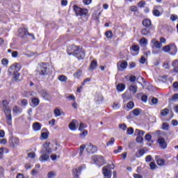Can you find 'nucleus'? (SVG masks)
<instances>
[{"label":"nucleus","instance_id":"nucleus-1","mask_svg":"<svg viewBox=\"0 0 178 178\" xmlns=\"http://www.w3.org/2000/svg\"><path fill=\"white\" fill-rule=\"evenodd\" d=\"M67 54L68 55H73L76 56L77 59H84L86 56V53L83 49V47L80 46L72 45L67 47Z\"/></svg>","mask_w":178,"mask_h":178},{"label":"nucleus","instance_id":"nucleus-2","mask_svg":"<svg viewBox=\"0 0 178 178\" xmlns=\"http://www.w3.org/2000/svg\"><path fill=\"white\" fill-rule=\"evenodd\" d=\"M2 105H3V109L4 113L6 115L7 123L8 124H9V126H11L12 125V113H11L10 108H9V106H8V101L3 100Z\"/></svg>","mask_w":178,"mask_h":178},{"label":"nucleus","instance_id":"nucleus-3","mask_svg":"<svg viewBox=\"0 0 178 178\" xmlns=\"http://www.w3.org/2000/svg\"><path fill=\"white\" fill-rule=\"evenodd\" d=\"M163 52H167L170 55H176L177 54V47L175 43H170L163 47Z\"/></svg>","mask_w":178,"mask_h":178},{"label":"nucleus","instance_id":"nucleus-4","mask_svg":"<svg viewBox=\"0 0 178 178\" xmlns=\"http://www.w3.org/2000/svg\"><path fill=\"white\" fill-rule=\"evenodd\" d=\"M112 169H115V164L111 163L108 164L106 166L103 167L102 172L104 176V178H111L112 177Z\"/></svg>","mask_w":178,"mask_h":178},{"label":"nucleus","instance_id":"nucleus-5","mask_svg":"<svg viewBox=\"0 0 178 178\" xmlns=\"http://www.w3.org/2000/svg\"><path fill=\"white\" fill-rule=\"evenodd\" d=\"M36 72L42 76H45L48 73V65L45 63L40 64L37 67Z\"/></svg>","mask_w":178,"mask_h":178},{"label":"nucleus","instance_id":"nucleus-6","mask_svg":"<svg viewBox=\"0 0 178 178\" xmlns=\"http://www.w3.org/2000/svg\"><path fill=\"white\" fill-rule=\"evenodd\" d=\"M20 70V65L17 63L13 64L8 68V73L10 76H13V74H15L17 72H19Z\"/></svg>","mask_w":178,"mask_h":178},{"label":"nucleus","instance_id":"nucleus-7","mask_svg":"<svg viewBox=\"0 0 178 178\" xmlns=\"http://www.w3.org/2000/svg\"><path fill=\"white\" fill-rule=\"evenodd\" d=\"M86 151L88 154H95L98 151V147L92 143L86 144Z\"/></svg>","mask_w":178,"mask_h":178},{"label":"nucleus","instance_id":"nucleus-8","mask_svg":"<svg viewBox=\"0 0 178 178\" xmlns=\"http://www.w3.org/2000/svg\"><path fill=\"white\" fill-rule=\"evenodd\" d=\"M50 144V143H44L40 151V154H47L49 155L52 152V149L49 147Z\"/></svg>","mask_w":178,"mask_h":178},{"label":"nucleus","instance_id":"nucleus-9","mask_svg":"<svg viewBox=\"0 0 178 178\" xmlns=\"http://www.w3.org/2000/svg\"><path fill=\"white\" fill-rule=\"evenodd\" d=\"M152 48H156V49H161L162 48V43L156 40V39H152L150 42Z\"/></svg>","mask_w":178,"mask_h":178},{"label":"nucleus","instance_id":"nucleus-10","mask_svg":"<svg viewBox=\"0 0 178 178\" xmlns=\"http://www.w3.org/2000/svg\"><path fill=\"white\" fill-rule=\"evenodd\" d=\"M117 67L119 72H123V70L127 68V63L126 61H120L117 64Z\"/></svg>","mask_w":178,"mask_h":178},{"label":"nucleus","instance_id":"nucleus-11","mask_svg":"<svg viewBox=\"0 0 178 178\" xmlns=\"http://www.w3.org/2000/svg\"><path fill=\"white\" fill-rule=\"evenodd\" d=\"M158 143L161 149H166V147H168V144L166 143V141H165V138H162V136L159 137Z\"/></svg>","mask_w":178,"mask_h":178},{"label":"nucleus","instance_id":"nucleus-12","mask_svg":"<svg viewBox=\"0 0 178 178\" xmlns=\"http://www.w3.org/2000/svg\"><path fill=\"white\" fill-rule=\"evenodd\" d=\"M19 33L21 38H27V36L29 35V31L26 28L20 29Z\"/></svg>","mask_w":178,"mask_h":178},{"label":"nucleus","instance_id":"nucleus-13","mask_svg":"<svg viewBox=\"0 0 178 178\" xmlns=\"http://www.w3.org/2000/svg\"><path fill=\"white\" fill-rule=\"evenodd\" d=\"M74 8L75 10H76V9H78L80 16H86V15L88 13V10H87L86 8H81L77 6H74Z\"/></svg>","mask_w":178,"mask_h":178},{"label":"nucleus","instance_id":"nucleus-14","mask_svg":"<svg viewBox=\"0 0 178 178\" xmlns=\"http://www.w3.org/2000/svg\"><path fill=\"white\" fill-rule=\"evenodd\" d=\"M20 143V140L19 138H13L10 140V144L13 148L17 147V145Z\"/></svg>","mask_w":178,"mask_h":178},{"label":"nucleus","instance_id":"nucleus-15","mask_svg":"<svg viewBox=\"0 0 178 178\" xmlns=\"http://www.w3.org/2000/svg\"><path fill=\"white\" fill-rule=\"evenodd\" d=\"M42 154L40 156L39 161L40 162H45L49 159V154H45V153H42Z\"/></svg>","mask_w":178,"mask_h":178},{"label":"nucleus","instance_id":"nucleus-16","mask_svg":"<svg viewBox=\"0 0 178 178\" xmlns=\"http://www.w3.org/2000/svg\"><path fill=\"white\" fill-rule=\"evenodd\" d=\"M73 175L75 178H79L80 176V173H81V167H79L78 168H74L73 170Z\"/></svg>","mask_w":178,"mask_h":178},{"label":"nucleus","instance_id":"nucleus-17","mask_svg":"<svg viewBox=\"0 0 178 178\" xmlns=\"http://www.w3.org/2000/svg\"><path fill=\"white\" fill-rule=\"evenodd\" d=\"M42 125L40 122H35L33 124V129L34 131H40L41 130Z\"/></svg>","mask_w":178,"mask_h":178},{"label":"nucleus","instance_id":"nucleus-18","mask_svg":"<svg viewBox=\"0 0 178 178\" xmlns=\"http://www.w3.org/2000/svg\"><path fill=\"white\" fill-rule=\"evenodd\" d=\"M22 108L17 106H15L13 108V113H22Z\"/></svg>","mask_w":178,"mask_h":178},{"label":"nucleus","instance_id":"nucleus-19","mask_svg":"<svg viewBox=\"0 0 178 178\" xmlns=\"http://www.w3.org/2000/svg\"><path fill=\"white\" fill-rule=\"evenodd\" d=\"M76 120H73L69 124V128L72 131L76 130Z\"/></svg>","mask_w":178,"mask_h":178},{"label":"nucleus","instance_id":"nucleus-20","mask_svg":"<svg viewBox=\"0 0 178 178\" xmlns=\"http://www.w3.org/2000/svg\"><path fill=\"white\" fill-rule=\"evenodd\" d=\"M135 134H136L138 137H143L144 134H145V132H144L143 130L136 129Z\"/></svg>","mask_w":178,"mask_h":178},{"label":"nucleus","instance_id":"nucleus-21","mask_svg":"<svg viewBox=\"0 0 178 178\" xmlns=\"http://www.w3.org/2000/svg\"><path fill=\"white\" fill-rule=\"evenodd\" d=\"M143 25L145 27H149V26H151V20L148 19H145L143 21Z\"/></svg>","mask_w":178,"mask_h":178},{"label":"nucleus","instance_id":"nucleus-22","mask_svg":"<svg viewBox=\"0 0 178 178\" xmlns=\"http://www.w3.org/2000/svg\"><path fill=\"white\" fill-rule=\"evenodd\" d=\"M138 87L137 86H130L129 87V91H131V92H133V94H136V92H137V90H138Z\"/></svg>","mask_w":178,"mask_h":178},{"label":"nucleus","instance_id":"nucleus-23","mask_svg":"<svg viewBox=\"0 0 178 178\" xmlns=\"http://www.w3.org/2000/svg\"><path fill=\"white\" fill-rule=\"evenodd\" d=\"M58 79L59 80V81H61L62 83H65V81H67V76L65 75H59Z\"/></svg>","mask_w":178,"mask_h":178},{"label":"nucleus","instance_id":"nucleus-24","mask_svg":"<svg viewBox=\"0 0 178 178\" xmlns=\"http://www.w3.org/2000/svg\"><path fill=\"white\" fill-rule=\"evenodd\" d=\"M97 161L99 162V163H100V165H104V163H105V159L102 156H98L97 157Z\"/></svg>","mask_w":178,"mask_h":178},{"label":"nucleus","instance_id":"nucleus-25","mask_svg":"<svg viewBox=\"0 0 178 178\" xmlns=\"http://www.w3.org/2000/svg\"><path fill=\"white\" fill-rule=\"evenodd\" d=\"M13 79L15 81H20V73L16 72L13 74Z\"/></svg>","mask_w":178,"mask_h":178},{"label":"nucleus","instance_id":"nucleus-26","mask_svg":"<svg viewBox=\"0 0 178 178\" xmlns=\"http://www.w3.org/2000/svg\"><path fill=\"white\" fill-rule=\"evenodd\" d=\"M97 60H93L91 63H90V69L91 70H94V69H96L97 68Z\"/></svg>","mask_w":178,"mask_h":178},{"label":"nucleus","instance_id":"nucleus-27","mask_svg":"<svg viewBox=\"0 0 178 178\" xmlns=\"http://www.w3.org/2000/svg\"><path fill=\"white\" fill-rule=\"evenodd\" d=\"M124 88H126V87L124 86V84L123 83H119L118 86H117V90L118 91H123L124 90Z\"/></svg>","mask_w":178,"mask_h":178},{"label":"nucleus","instance_id":"nucleus-28","mask_svg":"<svg viewBox=\"0 0 178 178\" xmlns=\"http://www.w3.org/2000/svg\"><path fill=\"white\" fill-rule=\"evenodd\" d=\"M156 163L159 166H163L165 165V160L163 159H159L156 160Z\"/></svg>","mask_w":178,"mask_h":178},{"label":"nucleus","instance_id":"nucleus-29","mask_svg":"<svg viewBox=\"0 0 178 178\" xmlns=\"http://www.w3.org/2000/svg\"><path fill=\"white\" fill-rule=\"evenodd\" d=\"M32 104L35 106H37L40 104V99L38 98H33L32 99Z\"/></svg>","mask_w":178,"mask_h":178},{"label":"nucleus","instance_id":"nucleus-30","mask_svg":"<svg viewBox=\"0 0 178 178\" xmlns=\"http://www.w3.org/2000/svg\"><path fill=\"white\" fill-rule=\"evenodd\" d=\"M134 133V129L132 127H129L127 130V134L128 136H131Z\"/></svg>","mask_w":178,"mask_h":178},{"label":"nucleus","instance_id":"nucleus-31","mask_svg":"<svg viewBox=\"0 0 178 178\" xmlns=\"http://www.w3.org/2000/svg\"><path fill=\"white\" fill-rule=\"evenodd\" d=\"M118 127L119 129H120V130H123V131L127 129V126L126 125V124H120Z\"/></svg>","mask_w":178,"mask_h":178},{"label":"nucleus","instance_id":"nucleus-32","mask_svg":"<svg viewBox=\"0 0 178 178\" xmlns=\"http://www.w3.org/2000/svg\"><path fill=\"white\" fill-rule=\"evenodd\" d=\"M141 34L142 35H148V34H149V30L147 29H143L141 31Z\"/></svg>","mask_w":178,"mask_h":178},{"label":"nucleus","instance_id":"nucleus-33","mask_svg":"<svg viewBox=\"0 0 178 178\" xmlns=\"http://www.w3.org/2000/svg\"><path fill=\"white\" fill-rule=\"evenodd\" d=\"M115 144V138H111V140L107 142L106 145L107 147H109L111 145H113Z\"/></svg>","mask_w":178,"mask_h":178},{"label":"nucleus","instance_id":"nucleus-34","mask_svg":"<svg viewBox=\"0 0 178 178\" xmlns=\"http://www.w3.org/2000/svg\"><path fill=\"white\" fill-rule=\"evenodd\" d=\"M105 35L107 38H112L113 34L112 33V31H108L105 33Z\"/></svg>","mask_w":178,"mask_h":178},{"label":"nucleus","instance_id":"nucleus-35","mask_svg":"<svg viewBox=\"0 0 178 178\" xmlns=\"http://www.w3.org/2000/svg\"><path fill=\"white\" fill-rule=\"evenodd\" d=\"M147 38H143L140 40V44L142 45H147Z\"/></svg>","mask_w":178,"mask_h":178},{"label":"nucleus","instance_id":"nucleus-36","mask_svg":"<svg viewBox=\"0 0 178 178\" xmlns=\"http://www.w3.org/2000/svg\"><path fill=\"white\" fill-rule=\"evenodd\" d=\"M54 115L56 118H58L59 116H60V110H59V108H56L54 110Z\"/></svg>","mask_w":178,"mask_h":178},{"label":"nucleus","instance_id":"nucleus-37","mask_svg":"<svg viewBox=\"0 0 178 178\" xmlns=\"http://www.w3.org/2000/svg\"><path fill=\"white\" fill-rule=\"evenodd\" d=\"M81 76V70H78L74 74V76H75L76 79H79Z\"/></svg>","mask_w":178,"mask_h":178},{"label":"nucleus","instance_id":"nucleus-38","mask_svg":"<svg viewBox=\"0 0 178 178\" xmlns=\"http://www.w3.org/2000/svg\"><path fill=\"white\" fill-rule=\"evenodd\" d=\"M127 107L128 108V109H133V108H134V102H129L127 104Z\"/></svg>","mask_w":178,"mask_h":178},{"label":"nucleus","instance_id":"nucleus-39","mask_svg":"<svg viewBox=\"0 0 178 178\" xmlns=\"http://www.w3.org/2000/svg\"><path fill=\"white\" fill-rule=\"evenodd\" d=\"M129 10H131V12H138V8L136 6H132L129 7Z\"/></svg>","mask_w":178,"mask_h":178},{"label":"nucleus","instance_id":"nucleus-40","mask_svg":"<svg viewBox=\"0 0 178 178\" xmlns=\"http://www.w3.org/2000/svg\"><path fill=\"white\" fill-rule=\"evenodd\" d=\"M131 49L134 51V52H138L140 51V47L137 44H134L132 46Z\"/></svg>","mask_w":178,"mask_h":178},{"label":"nucleus","instance_id":"nucleus-41","mask_svg":"<svg viewBox=\"0 0 178 178\" xmlns=\"http://www.w3.org/2000/svg\"><path fill=\"white\" fill-rule=\"evenodd\" d=\"M169 113V110L168 108H164L161 111V115L162 116H166Z\"/></svg>","mask_w":178,"mask_h":178},{"label":"nucleus","instance_id":"nucleus-42","mask_svg":"<svg viewBox=\"0 0 178 178\" xmlns=\"http://www.w3.org/2000/svg\"><path fill=\"white\" fill-rule=\"evenodd\" d=\"M152 138V136H151V134H147L145 136V140H146V141H151Z\"/></svg>","mask_w":178,"mask_h":178},{"label":"nucleus","instance_id":"nucleus-43","mask_svg":"<svg viewBox=\"0 0 178 178\" xmlns=\"http://www.w3.org/2000/svg\"><path fill=\"white\" fill-rule=\"evenodd\" d=\"M67 99H69V101H76V97H74L73 95H70L67 97Z\"/></svg>","mask_w":178,"mask_h":178},{"label":"nucleus","instance_id":"nucleus-44","mask_svg":"<svg viewBox=\"0 0 178 178\" xmlns=\"http://www.w3.org/2000/svg\"><path fill=\"white\" fill-rule=\"evenodd\" d=\"M172 101H173L174 102H177L178 101V93H175L172 97Z\"/></svg>","mask_w":178,"mask_h":178},{"label":"nucleus","instance_id":"nucleus-45","mask_svg":"<svg viewBox=\"0 0 178 178\" xmlns=\"http://www.w3.org/2000/svg\"><path fill=\"white\" fill-rule=\"evenodd\" d=\"M163 130H168L169 129V124L163 123L161 126Z\"/></svg>","mask_w":178,"mask_h":178},{"label":"nucleus","instance_id":"nucleus-46","mask_svg":"<svg viewBox=\"0 0 178 178\" xmlns=\"http://www.w3.org/2000/svg\"><path fill=\"white\" fill-rule=\"evenodd\" d=\"M178 17L177 15L172 14L170 16V20H172V22H175V20H177Z\"/></svg>","mask_w":178,"mask_h":178},{"label":"nucleus","instance_id":"nucleus-47","mask_svg":"<svg viewBox=\"0 0 178 178\" xmlns=\"http://www.w3.org/2000/svg\"><path fill=\"white\" fill-rule=\"evenodd\" d=\"M145 154V151L144 149H140L138 151V154L137 155L138 158H140V156H143Z\"/></svg>","mask_w":178,"mask_h":178},{"label":"nucleus","instance_id":"nucleus-48","mask_svg":"<svg viewBox=\"0 0 178 178\" xmlns=\"http://www.w3.org/2000/svg\"><path fill=\"white\" fill-rule=\"evenodd\" d=\"M133 113L135 116H138L140 115V109L138 108H135L134 111H133Z\"/></svg>","mask_w":178,"mask_h":178},{"label":"nucleus","instance_id":"nucleus-49","mask_svg":"<svg viewBox=\"0 0 178 178\" xmlns=\"http://www.w3.org/2000/svg\"><path fill=\"white\" fill-rule=\"evenodd\" d=\"M21 104L22 106H27L29 102H27V99H22L21 100Z\"/></svg>","mask_w":178,"mask_h":178},{"label":"nucleus","instance_id":"nucleus-50","mask_svg":"<svg viewBox=\"0 0 178 178\" xmlns=\"http://www.w3.org/2000/svg\"><path fill=\"white\" fill-rule=\"evenodd\" d=\"M153 15H154V16H160L161 12H159V10H158L157 9H154L153 10Z\"/></svg>","mask_w":178,"mask_h":178},{"label":"nucleus","instance_id":"nucleus-51","mask_svg":"<svg viewBox=\"0 0 178 178\" xmlns=\"http://www.w3.org/2000/svg\"><path fill=\"white\" fill-rule=\"evenodd\" d=\"M1 63L2 65H3L4 66H6V65H8V63H9V60H8V59L6 58H3L1 60Z\"/></svg>","mask_w":178,"mask_h":178},{"label":"nucleus","instance_id":"nucleus-52","mask_svg":"<svg viewBox=\"0 0 178 178\" xmlns=\"http://www.w3.org/2000/svg\"><path fill=\"white\" fill-rule=\"evenodd\" d=\"M113 109H119V108H120V104L119 103H114L113 105Z\"/></svg>","mask_w":178,"mask_h":178},{"label":"nucleus","instance_id":"nucleus-53","mask_svg":"<svg viewBox=\"0 0 178 178\" xmlns=\"http://www.w3.org/2000/svg\"><path fill=\"white\" fill-rule=\"evenodd\" d=\"M150 166V169H152V170H154V169H156V165L154 164V162H151L149 164Z\"/></svg>","mask_w":178,"mask_h":178},{"label":"nucleus","instance_id":"nucleus-54","mask_svg":"<svg viewBox=\"0 0 178 178\" xmlns=\"http://www.w3.org/2000/svg\"><path fill=\"white\" fill-rule=\"evenodd\" d=\"M138 5L139 8H144V6L145 5V1L142 0L138 3Z\"/></svg>","mask_w":178,"mask_h":178},{"label":"nucleus","instance_id":"nucleus-55","mask_svg":"<svg viewBox=\"0 0 178 178\" xmlns=\"http://www.w3.org/2000/svg\"><path fill=\"white\" fill-rule=\"evenodd\" d=\"M4 149H6L3 147L0 148V158H2L3 156V154L5 153Z\"/></svg>","mask_w":178,"mask_h":178},{"label":"nucleus","instance_id":"nucleus-56","mask_svg":"<svg viewBox=\"0 0 178 178\" xmlns=\"http://www.w3.org/2000/svg\"><path fill=\"white\" fill-rule=\"evenodd\" d=\"M41 137L44 138V140H47L48 138V134L44 132L41 134Z\"/></svg>","mask_w":178,"mask_h":178},{"label":"nucleus","instance_id":"nucleus-57","mask_svg":"<svg viewBox=\"0 0 178 178\" xmlns=\"http://www.w3.org/2000/svg\"><path fill=\"white\" fill-rule=\"evenodd\" d=\"M119 152H122V146H118V149L114 150L115 154H118Z\"/></svg>","mask_w":178,"mask_h":178},{"label":"nucleus","instance_id":"nucleus-58","mask_svg":"<svg viewBox=\"0 0 178 178\" xmlns=\"http://www.w3.org/2000/svg\"><path fill=\"white\" fill-rule=\"evenodd\" d=\"M29 158H35V152H31L28 154Z\"/></svg>","mask_w":178,"mask_h":178},{"label":"nucleus","instance_id":"nucleus-59","mask_svg":"<svg viewBox=\"0 0 178 178\" xmlns=\"http://www.w3.org/2000/svg\"><path fill=\"white\" fill-rule=\"evenodd\" d=\"M147 99H148V97L145 95H143L141 98L143 102H147Z\"/></svg>","mask_w":178,"mask_h":178},{"label":"nucleus","instance_id":"nucleus-60","mask_svg":"<svg viewBox=\"0 0 178 178\" xmlns=\"http://www.w3.org/2000/svg\"><path fill=\"white\" fill-rule=\"evenodd\" d=\"M91 2H92V0H83V3H84V5H90Z\"/></svg>","mask_w":178,"mask_h":178},{"label":"nucleus","instance_id":"nucleus-61","mask_svg":"<svg viewBox=\"0 0 178 178\" xmlns=\"http://www.w3.org/2000/svg\"><path fill=\"white\" fill-rule=\"evenodd\" d=\"M172 65L173 67H178V60H175Z\"/></svg>","mask_w":178,"mask_h":178},{"label":"nucleus","instance_id":"nucleus-62","mask_svg":"<svg viewBox=\"0 0 178 178\" xmlns=\"http://www.w3.org/2000/svg\"><path fill=\"white\" fill-rule=\"evenodd\" d=\"M136 141H137L138 143H143V141H144V139H143V137H141V136H138V137L136 138Z\"/></svg>","mask_w":178,"mask_h":178},{"label":"nucleus","instance_id":"nucleus-63","mask_svg":"<svg viewBox=\"0 0 178 178\" xmlns=\"http://www.w3.org/2000/svg\"><path fill=\"white\" fill-rule=\"evenodd\" d=\"M151 161H152V157L151 156V155L146 156L145 158L146 162H151Z\"/></svg>","mask_w":178,"mask_h":178},{"label":"nucleus","instance_id":"nucleus-64","mask_svg":"<svg viewBox=\"0 0 178 178\" xmlns=\"http://www.w3.org/2000/svg\"><path fill=\"white\" fill-rule=\"evenodd\" d=\"M172 87H173L175 90H178V81L174 82L173 84H172Z\"/></svg>","mask_w":178,"mask_h":178}]
</instances>
